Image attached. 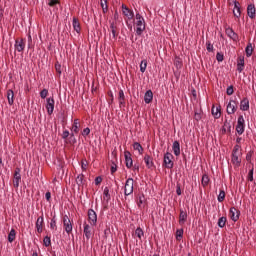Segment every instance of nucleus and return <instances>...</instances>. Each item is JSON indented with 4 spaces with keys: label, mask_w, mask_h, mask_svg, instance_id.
<instances>
[{
    "label": "nucleus",
    "mask_w": 256,
    "mask_h": 256,
    "mask_svg": "<svg viewBox=\"0 0 256 256\" xmlns=\"http://www.w3.org/2000/svg\"><path fill=\"white\" fill-rule=\"evenodd\" d=\"M72 131L79 133V119H75L72 125Z\"/></svg>",
    "instance_id": "nucleus-36"
},
{
    "label": "nucleus",
    "mask_w": 256,
    "mask_h": 256,
    "mask_svg": "<svg viewBox=\"0 0 256 256\" xmlns=\"http://www.w3.org/2000/svg\"><path fill=\"white\" fill-rule=\"evenodd\" d=\"M89 133H91V129H89V127L85 128V129L82 131L83 137H87V135H89Z\"/></svg>",
    "instance_id": "nucleus-55"
},
{
    "label": "nucleus",
    "mask_w": 256,
    "mask_h": 256,
    "mask_svg": "<svg viewBox=\"0 0 256 256\" xmlns=\"http://www.w3.org/2000/svg\"><path fill=\"white\" fill-rule=\"evenodd\" d=\"M146 69H147V60H142L140 63L141 73H145Z\"/></svg>",
    "instance_id": "nucleus-38"
},
{
    "label": "nucleus",
    "mask_w": 256,
    "mask_h": 256,
    "mask_svg": "<svg viewBox=\"0 0 256 256\" xmlns=\"http://www.w3.org/2000/svg\"><path fill=\"white\" fill-rule=\"evenodd\" d=\"M144 163L146 164V167L148 169H152V167H155V164L153 163V157L151 155L146 154L144 156Z\"/></svg>",
    "instance_id": "nucleus-18"
},
{
    "label": "nucleus",
    "mask_w": 256,
    "mask_h": 256,
    "mask_svg": "<svg viewBox=\"0 0 256 256\" xmlns=\"http://www.w3.org/2000/svg\"><path fill=\"white\" fill-rule=\"evenodd\" d=\"M241 111H249V98H243L240 102Z\"/></svg>",
    "instance_id": "nucleus-21"
},
{
    "label": "nucleus",
    "mask_w": 256,
    "mask_h": 256,
    "mask_svg": "<svg viewBox=\"0 0 256 256\" xmlns=\"http://www.w3.org/2000/svg\"><path fill=\"white\" fill-rule=\"evenodd\" d=\"M116 172H117V164L113 162L111 166V174L113 175V173H116Z\"/></svg>",
    "instance_id": "nucleus-58"
},
{
    "label": "nucleus",
    "mask_w": 256,
    "mask_h": 256,
    "mask_svg": "<svg viewBox=\"0 0 256 256\" xmlns=\"http://www.w3.org/2000/svg\"><path fill=\"white\" fill-rule=\"evenodd\" d=\"M84 235L87 240L91 239V236L93 235L91 233V226H89V224H84Z\"/></svg>",
    "instance_id": "nucleus-27"
},
{
    "label": "nucleus",
    "mask_w": 256,
    "mask_h": 256,
    "mask_svg": "<svg viewBox=\"0 0 256 256\" xmlns=\"http://www.w3.org/2000/svg\"><path fill=\"white\" fill-rule=\"evenodd\" d=\"M174 65L177 67V69H181V67H183V62L181 61V58H175Z\"/></svg>",
    "instance_id": "nucleus-42"
},
{
    "label": "nucleus",
    "mask_w": 256,
    "mask_h": 256,
    "mask_svg": "<svg viewBox=\"0 0 256 256\" xmlns=\"http://www.w3.org/2000/svg\"><path fill=\"white\" fill-rule=\"evenodd\" d=\"M122 13L127 17L128 19H133L135 17V14L129 7H127L125 4H122Z\"/></svg>",
    "instance_id": "nucleus-14"
},
{
    "label": "nucleus",
    "mask_w": 256,
    "mask_h": 256,
    "mask_svg": "<svg viewBox=\"0 0 256 256\" xmlns=\"http://www.w3.org/2000/svg\"><path fill=\"white\" fill-rule=\"evenodd\" d=\"M176 194L181 195V184L176 185Z\"/></svg>",
    "instance_id": "nucleus-63"
},
{
    "label": "nucleus",
    "mask_w": 256,
    "mask_h": 256,
    "mask_svg": "<svg viewBox=\"0 0 256 256\" xmlns=\"http://www.w3.org/2000/svg\"><path fill=\"white\" fill-rule=\"evenodd\" d=\"M218 201L219 203H223L225 201V190H220V193L218 195Z\"/></svg>",
    "instance_id": "nucleus-40"
},
{
    "label": "nucleus",
    "mask_w": 256,
    "mask_h": 256,
    "mask_svg": "<svg viewBox=\"0 0 256 256\" xmlns=\"http://www.w3.org/2000/svg\"><path fill=\"white\" fill-rule=\"evenodd\" d=\"M43 226V215L38 217L36 221V227Z\"/></svg>",
    "instance_id": "nucleus-51"
},
{
    "label": "nucleus",
    "mask_w": 256,
    "mask_h": 256,
    "mask_svg": "<svg viewBox=\"0 0 256 256\" xmlns=\"http://www.w3.org/2000/svg\"><path fill=\"white\" fill-rule=\"evenodd\" d=\"M239 215H241V211L237 210L235 207H231L229 210V217L232 221H239Z\"/></svg>",
    "instance_id": "nucleus-10"
},
{
    "label": "nucleus",
    "mask_w": 256,
    "mask_h": 256,
    "mask_svg": "<svg viewBox=\"0 0 256 256\" xmlns=\"http://www.w3.org/2000/svg\"><path fill=\"white\" fill-rule=\"evenodd\" d=\"M102 182H103V178L101 176H97L95 178V185H101Z\"/></svg>",
    "instance_id": "nucleus-56"
},
{
    "label": "nucleus",
    "mask_w": 256,
    "mask_h": 256,
    "mask_svg": "<svg viewBox=\"0 0 256 256\" xmlns=\"http://www.w3.org/2000/svg\"><path fill=\"white\" fill-rule=\"evenodd\" d=\"M104 196L106 197L107 201H109V199H111V194H109V188L108 187L104 188Z\"/></svg>",
    "instance_id": "nucleus-46"
},
{
    "label": "nucleus",
    "mask_w": 256,
    "mask_h": 256,
    "mask_svg": "<svg viewBox=\"0 0 256 256\" xmlns=\"http://www.w3.org/2000/svg\"><path fill=\"white\" fill-rule=\"evenodd\" d=\"M63 227H64L66 233H68V235L70 233H72L73 224H71V219H69V216H67V215H64V217H63Z\"/></svg>",
    "instance_id": "nucleus-7"
},
{
    "label": "nucleus",
    "mask_w": 256,
    "mask_h": 256,
    "mask_svg": "<svg viewBox=\"0 0 256 256\" xmlns=\"http://www.w3.org/2000/svg\"><path fill=\"white\" fill-rule=\"evenodd\" d=\"M15 93L13 92V90L9 89L7 91V100H8V104L9 105H13L15 103Z\"/></svg>",
    "instance_id": "nucleus-22"
},
{
    "label": "nucleus",
    "mask_w": 256,
    "mask_h": 256,
    "mask_svg": "<svg viewBox=\"0 0 256 256\" xmlns=\"http://www.w3.org/2000/svg\"><path fill=\"white\" fill-rule=\"evenodd\" d=\"M136 34L137 35H143V32L145 31V19L141 14H136Z\"/></svg>",
    "instance_id": "nucleus-1"
},
{
    "label": "nucleus",
    "mask_w": 256,
    "mask_h": 256,
    "mask_svg": "<svg viewBox=\"0 0 256 256\" xmlns=\"http://www.w3.org/2000/svg\"><path fill=\"white\" fill-rule=\"evenodd\" d=\"M185 221H187V212L180 210V215H179V224L184 225Z\"/></svg>",
    "instance_id": "nucleus-28"
},
{
    "label": "nucleus",
    "mask_w": 256,
    "mask_h": 256,
    "mask_svg": "<svg viewBox=\"0 0 256 256\" xmlns=\"http://www.w3.org/2000/svg\"><path fill=\"white\" fill-rule=\"evenodd\" d=\"M194 119H195V121H201V113H195L194 114Z\"/></svg>",
    "instance_id": "nucleus-61"
},
{
    "label": "nucleus",
    "mask_w": 256,
    "mask_h": 256,
    "mask_svg": "<svg viewBox=\"0 0 256 256\" xmlns=\"http://www.w3.org/2000/svg\"><path fill=\"white\" fill-rule=\"evenodd\" d=\"M253 171L254 169L251 168L248 173V181H253Z\"/></svg>",
    "instance_id": "nucleus-57"
},
{
    "label": "nucleus",
    "mask_w": 256,
    "mask_h": 256,
    "mask_svg": "<svg viewBox=\"0 0 256 256\" xmlns=\"http://www.w3.org/2000/svg\"><path fill=\"white\" fill-rule=\"evenodd\" d=\"M50 229H57V221L55 220V216L51 219Z\"/></svg>",
    "instance_id": "nucleus-44"
},
{
    "label": "nucleus",
    "mask_w": 256,
    "mask_h": 256,
    "mask_svg": "<svg viewBox=\"0 0 256 256\" xmlns=\"http://www.w3.org/2000/svg\"><path fill=\"white\" fill-rule=\"evenodd\" d=\"M76 184L78 185V187H83V185H85V175H78L76 178Z\"/></svg>",
    "instance_id": "nucleus-29"
},
{
    "label": "nucleus",
    "mask_w": 256,
    "mask_h": 256,
    "mask_svg": "<svg viewBox=\"0 0 256 256\" xmlns=\"http://www.w3.org/2000/svg\"><path fill=\"white\" fill-rule=\"evenodd\" d=\"M124 157L127 169H131V167H133V158H131V152L125 151Z\"/></svg>",
    "instance_id": "nucleus-15"
},
{
    "label": "nucleus",
    "mask_w": 256,
    "mask_h": 256,
    "mask_svg": "<svg viewBox=\"0 0 256 256\" xmlns=\"http://www.w3.org/2000/svg\"><path fill=\"white\" fill-rule=\"evenodd\" d=\"M43 245L44 247H51V237L49 236L44 237Z\"/></svg>",
    "instance_id": "nucleus-39"
},
{
    "label": "nucleus",
    "mask_w": 256,
    "mask_h": 256,
    "mask_svg": "<svg viewBox=\"0 0 256 256\" xmlns=\"http://www.w3.org/2000/svg\"><path fill=\"white\" fill-rule=\"evenodd\" d=\"M133 149L135 151H138L140 153V155H143V146H141V144L139 142H134Z\"/></svg>",
    "instance_id": "nucleus-32"
},
{
    "label": "nucleus",
    "mask_w": 256,
    "mask_h": 256,
    "mask_svg": "<svg viewBox=\"0 0 256 256\" xmlns=\"http://www.w3.org/2000/svg\"><path fill=\"white\" fill-rule=\"evenodd\" d=\"M46 109L48 115H53V111L55 110V99L53 97L47 98Z\"/></svg>",
    "instance_id": "nucleus-11"
},
{
    "label": "nucleus",
    "mask_w": 256,
    "mask_h": 256,
    "mask_svg": "<svg viewBox=\"0 0 256 256\" xmlns=\"http://www.w3.org/2000/svg\"><path fill=\"white\" fill-rule=\"evenodd\" d=\"M15 237H17V232L15 231V229L12 228L8 234L9 243H13V241H15Z\"/></svg>",
    "instance_id": "nucleus-30"
},
{
    "label": "nucleus",
    "mask_w": 256,
    "mask_h": 256,
    "mask_svg": "<svg viewBox=\"0 0 256 256\" xmlns=\"http://www.w3.org/2000/svg\"><path fill=\"white\" fill-rule=\"evenodd\" d=\"M245 51H246V57H251V55H253V45L251 43H248Z\"/></svg>",
    "instance_id": "nucleus-33"
},
{
    "label": "nucleus",
    "mask_w": 256,
    "mask_h": 256,
    "mask_svg": "<svg viewBox=\"0 0 256 256\" xmlns=\"http://www.w3.org/2000/svg\"><path fill=\"white\" fill-rule=\"evenodd\" d=\"M239 2L238 1H234V10H233V15L234 17H236L237 19H239V17H241V7L239 6Z\"/></svg>",
    "instance_id": "nucleus-20"
},
{
    "label": "nucleus",
    "mask_w": 256,
    "mask_h": 256,
    "mask_svg": "<svg viewBox=\"0 0 256 256\" xmlns=\"http://www.w3.org/2000/svg\"><path fill=\"white\" fill-rule=\"evenodd\" d=\"M19 183H21V168L17 167L15 168L13 176V186L15 189L19 188Z\"/></svg>",
    "instance_id": "nucleus-6"
},
{
    "label": "nucleus",
    "mask_w": 256,
    "mask_h": 256,
    "mask_svg": "<svg viewBox=\"0 0 256 256\" xmlns=\"http://www.w3.org/2000/svg\"><path fill=\"white\" fill-rule=\"evenodd\" d=\"M201 183H202L203 187H207V185H209V176L207 174H204L202 176Z\"/></svg>",
    "instance_id": "nucleus-37"
},
{
    "label": "nucleus",
    "mask_w": 256,
    "mask_h": 256,
    "mask_svg": "<svg viewBox=\"0 0 256 256\" xmlns=\"http://www.w3.org/2000/svg\"><path fill=\"white\" fill-rule=\"evenodd\" d=\"M212 115L214 119H219L221 117V106H218L215 108V106L212 107Z\"/></svg>",
    "instance_id": "nucleus-24"
},
{
    "label": "nucleus",
    "mask_w": 256,
    "mask_h": 256,
    "mask_svg": "<svg viewBox=\"0 0 256 256\" xmlns=\"http://www.w3.org/2000/svg\"><path fill=\"white\" fill-rule=\"evenodd\" d=\"M238 109V103L235 100H230L227 105L226 111L228 115H233Z\"/></svg>",
    "instance_id": "nucleus-8"
},
{
    "label": "nucleus",
    "mask_w": 256,
    "mask_h": 256,
    "mask_svg": "<svg viewBox=\"0 0 256 256\" xmlns=\"http://www.w3.org/2000/svg\"><path fill=\"white\" fill-rule=\"evenodd\" d=\"M253 157V151H249L246 154V161H251V158Z\"/></svg>",
    "instance_id": "nucleus-59"
},
{
    "label": "nucleus",
    "mask_w": 256,
    "mask_h": 256,
    "mask_svg": "<svg viewBox=\"0 0 256 256\" xmlns=\"http://www.w3.org/2000/svg\"><path fill=\"white\" fill-rule=\"evenodd\" d=\"M237 65H244V66H245V57L240 56V57L238 58Z\"/></svg>",
    "instance_id": "nucleus-53"
},
{
    "label": "nucleus",
    "mask_w": 256,
    "mask_h": 256,
    "mask_svg": "<svg viewBox=\"0 0 256 256\" xmlns=\"http://www.w3.org/2000/svg\"><path fill=\"white\" fill-rule=\"evenodd\" d=\"M100 5L103 13H107L109 11V6L107 5V0H100Z\"/></svg>",
    "instance_id": "nucleus-34"
},
{
    "label": "nucleus",
    "mask_w": 256,
    "mask_h": 256,
    "mask_svg": "<svg viewBox=\"0 0 256 256\" xmlns=\"http://www.w3.org/2000/svg\"><path fill=\"white\" fill-rule=\"evenodd\" d=\"M67 137H69V130H65L62 133V139H67Z\"/></svg>",
    "instance_id": "nucleus-60"
},
{
    "label": "nucleus",
    "mask_w": 256,
    "mask_h": 256,
    "mask_svg": "<svg viewBox=\"0 0 256 256\" xmlns=\"http://www.w3.org/2000/svg\"><path fill=\"white\" fill-rule=\"evenodd\" d=\"M59 0H49V7H55V5H59Z\"/></svg>",
    "instance_id": "nucleus-50"
},
{
    "label": "nucleus",
    "mask_w": 256,
    "mask_h": 256,
    "mask_svg": "<svg viewBox=\"0 0 256 256\" xmlns=\"http://www.w3.org/2000/svg\"><path fill=\"white\" fill-rule=\"evenodd\" d=\"M135 235L136 237H138V239H142V237L145 235V233L143 232V229H141V227H138L136 230H135Z\"/></svg>",
    "instance_id": "nucleus-35"
},
{
    "label": "nucleus",
    "mask_w": 256,
    "mask_h": 256,
    "mask_svg": "<svg viewBox=\"0 0 256 256\" xmlns=\"http://www.w3.org/2000/svg\"><path fill=\"white\" fill-rule=\"evenodd\" d=\"M144 202H145V195L142 194L139 196L138 207H141V205H143Z\"/></svg>",
    "instance_id": "nucleus-48"
},
{
    "label": "nucleus",
    "mask_w": 256,
    "mask_h": 256,
    "mask_svg": "<svg viewBox=\"0 0 256 256\" xmlns=\"http://www.w3.org/2000/svg\"><path fill=\"white\" fill-rule=\"evenodd\" d=\"M45 198H46V201H51V192H46Z\"/></svg>",
    "instance_id": "nucleus-64"
},
{
    "label": "nucleus",
    "mask_w": 256,
    "mask_h": 256,
    "mask_svg": "<svg viewBox=\"0 0 256 256\" xmlns=\"http://www.w3.org/2000/svg\"><path fill=\"white\" fill-rule=\"evenodd\" d=\"M47 95H49V90H47V89H43V90L40 92V97H41V99H46V98H47Z\"/></svg>",
    "instance_id": "nucleus-43"
},
{
    "label": "nucleus",
    "mask_w": 256,
    "mask_h": 256,
    "mask_svg": "<svg viewBox=\"0 0 256 256\" xmlns=\"http://www.w3.org/2000/svg\"><path fill=\"white\" fill-rule=\"evenodd\" d=\"M224 59L225 57L223 56V53L218 52L216 54V60L218 61V63H221Z\"/></svg>",
    "instance_id": "nucleus-45"
},
{
    "label": "nucleus",
    "mask_w": 256,
    "mask_h": 256,
    "mask_svg": "<svg viewBox=\"0 0 256 256\" xmlns=\"http://www.w3.org/2000/svg\"><path fill=\"white\" fill-rule=\"evenodd\" d=\"M223 127L228 130V133H231V123H229L227 120L224 122Z\"/></svg>",
    "instance_id": "nucleus-52"
},
{
    "label": "nucleus",
    "mask_w": 256,
    "mask_h": 256,
    "mask_svg": "<svg viewBox=\"0 0 256 256\" xmlns=\"http://www.w3.org/2000/svg\"><path fill=\"white\" fill-rule=\"evenodd\" d=\"M88 221L92 227H95L97 225V213L93 209L88 210Z\"/></svg>",
    "instance_id": "nucleus-9"
},
{
    "label": "nucleus",
    "mask_w": 256,
    "mask_h": 256,
    "mask_svg": "<svg viewBox=\"0 0 256 256\" xmlns=\"http://www.w3.org/2000/svg\"><path fill=\"white\" fill-rule=\"evenodd\" d=\"M176 239H177V241H181V239H183V228L178 229L176 231Z\"/></svg>",
    "instance_id": "nucleus-41"
},
{
    "label": "nucleus",
    "mask_w": 256,
    "mask_h": 256,
    "mask_svg": "<svg viewBox=\"0 0 256 256\" xmlns=\"http://www.w3.org/2000/svg\"><path fill=\"white\" fill-rule=\"evenodd\" d=\"M236 131L238 135H243V133H245V119L243 118V115L238 117Z\"/></svg>",
    "instance_id": "nucleus-5"
},
{
    "label": "nucleus",
    "mask_w": 256,
    "mask_h": 256,
    "mask_svg": "<svg viewBox=\"0 0 256 256\" xmlns=\"http://www.w3.org/2000/svg\"><path fill=\"white\" fill-rule=\"evenodd\" d=\"M133 178H128L126 180L125 186H124V195L125 197H129L133 193Z\"/></svg>",
    "instance_id": "nucleus-4"
},
{
    "label": "nucleus",
    "mask_w": 256,
    "mask_h": 256,
    "mask_svg": "<svg viewBox=\"0 0 256 256\" xmlns=\"http://www.w3.org/2000/svg\"><path fill=\"white\" fill-rule=\"evenodd\" d=\"M73 29L76 31V33H81V23H79V19L73 18L72 21Z\"/></svg>",
    "instance_id": "nucleus-23"
},
{
    "label": "nucleus",
    "mask_w": 256,
    "mask_h": 256,
    "mask_svg": "<svg viewBox=\"0 0 256 256\" xmlns=\"http://www.w3.org/2000/svg\"><path fill=\"white\" fill-rule=\"evenodd\" d=\"M247 15L250 19H255L256 17V9L255 4H249L247 7Z\"/></svg>",
    "instance_id": "nucleus-17"
},
{
    "label": "nucleus",
    "mask_w": 256,
    "mask_h": 256,
    "mask_svg": "<svg viewBox=\"0 0 256 256\" xmlns=\"http://www.w3.org/2000/svg\"><path fill=\"white\" fill-rule=\"evenodd\" d=\"M226 224H227V217L222 216L218 219V227H220L221 229H223V227H225Z\"/></svg>",
    "instance_id": "nucleus-31"
},
{
    "label": "nucleus",
    "mask_w": 256,
    "mask_h": 256,
    "mask_svg": "<svg viewBox=\"0 0 256 256\" xmlns=\"http://www.w3.org/2000/svg\"><path fill=\"white\" fill-rule=\"evenodd\" d=\"M117 24L115 22H110V30L112 33V37L114 41H117V36L119 35V32H117Z\"/></svg>",
    "instance_id": "nucleus-19"
},
{
    "label": "nucleus",
    "mask_w": 256,
    "mask_h": 256,
    "mask_svg": "<svg viewBox=\"0 0 256 256\" xmlns=\"http://www.w3.org/2000/svg\"><path fill=\"white\" fill-rule=\"evenodd\" d=\"M206 49L209 53H212L213 51V44H211V42H206Z\"/></svg>",
    "instance_id": "nucleus-49"
},
{
    "label": "nucleus",
    "mask_w": 256,
    "mask_h": 256,
    "mask_svg": "<svg viewBox=\"0 0 256 256\" xmlns=\"http://www.w3.org/2000/svg\"><path fill=\"white\" fill-rule=\"evenodd\" d=\"M144 101L146 104H149L151 103V101H153V91L151 90L146 91L144 95Z\"/></svg>",
    "instance_id": "nucleus-26"
},
{
    "label": "nucleus",
    "mask_w": 256,
    "mask_h": 256,
    "mask_svg": "<svg viewBox=\"0 0 256 256\" xmlns=\"http://www.w3.org/2000/svg\"><path fill=\"white\" fill-rule=\"evenodd\" d=\"M243 69H245L244 65L237 64V71H238V73H242Z\"/></svg>",
    "instance_id": "nucleus-62"
},
{
    "label": "nucleus",
    "mask_w": 256,
    "mask_h": 256,
    "mask_svg": "<svg viewBox=\"0 0 256 256\" xmlns=\"http://www.w3.org/2000/svg\"><path fill=\"white\" fill-rule=\"evenodd\" d=\"M173 154L170 152H166L164 154V160H163V165L166 167V169H173L175 163L173 162Z\"/></svg>",
    "instance_id": "nucleus-3"
},
{
    "label": "nucleus",
    "mask_w": 256,
    "mask_h": 256,
    "mask_svg": "<svg viewBox=\"0 0 256 256\" xmlns=\"http://www.w3.org/2000/svg\"><path fill=\"white\" fill-rule=\"evenodd\" d=\"M118 100L120 107H125V92L123 90H119Z\"/></svg>",
    "instance_id": "nucleus-25"
},
{
    "label": "nucleus",
    "mask_w": 256,
    "mask_h": 256,
    "mask_svg": "<svg viewBox=\"0 0 256 256\" xmlns=\"http://www.w3.org/2000/svg\"><path fill=\"white\" fill-rule=\"evenodd\" d=\"M172 150L176 157H179L181 155V144L179 143V141L173 142Z\"/></svg>",
    "instance_id": "nucleus-16"
},
{
    "label": "nucleus",
    "mask_w": 256,
    "mask_h": 256,
    "mask_svg": "<svg viewBox=\"0 0 256 256\" xmlns=\"http://www.w3.org/2000/svg\"><path fill=\"white\" fill-rule=\"evenodd\" d=\"M233 93H235V90L233 89V85H230V86L226 89V94H227V95H233Z\"/></svg>",
    "instance_id": "nucleus-47"
},
{
    "label": "nucleus",
    "mask_w": 256,
    "mask_h": 256,
    "mask_svg": "<svg viewBox=\"0 0 256 256\" xmlns=\"http://www.w3.org/2000/svg\"><path fill=\"white\" fill-rule=\"evenodd\" d=\"M225 33L230 39H232V41H239V35L235 33L233 28H226Z\"/></svg>",
    "instance_id": "nucleus-12"
},
{
    "label": "nucleus",
    "mask_w": 256,
    "mask_h": 256,
    "mask_svg": "<svg viewBox=\"0 0 256 256\" xmlns=\"http://www.w3.org/2000/svg\"><path fill=\"white\" fill-rule=\"evenodd\" d=\"M55 69L58 75H61V64H59V62H56Z\"/></svg>",
    "instance_id": "nucleus-54"
},
{
    "label": "nucleus",
    "mask_w": 256,
    "mask_h": 256,
    "mask_svg": "<svg viewBox=\"0 0 256 256\" xmlns=\"http://www.w3.org/2000/svg\"><path fill=\"white\" fill-rule=\"evenodd\" d=\"M14 47H15L16 51H18V53H21V51L25 50V40H23V38L17 39L15 41Z\"/></svg>",
    "instance_id": "nucleus-13"
},
{
    "label": "nucleus",
    "mask_w": 256,
    "mask_h": 256,
    "mask_svg": "<svg viewBox=\"0 0 256 256\" xmlns=\"http://www.w3.org/2000/svg\"><path fill=\"white\" fill-rule=\"evenodd\" d=\"M239 149H241V146L239 144H236L232 151V163L237 167L241 165V158H239Z\"/></svg>",
    "instance_id": "nucleus-2"
}]
</instances>
